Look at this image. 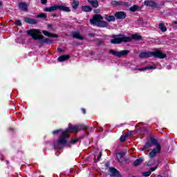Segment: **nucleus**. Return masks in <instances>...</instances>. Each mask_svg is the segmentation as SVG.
<instances>
[{
    "label": "nucleus",
    "instance_id": "nucleus-1",
    "mask_svg": "<svg viewBox=\"0 0 177 177\" xmlns=\"http://www.w3.org/2000/svg\"><path fill=\"white\" fill-rule=\"evenodd\" d=\"M89 128L88 126L84 124H80L79 126H73L71 123L68 124V127L64 131L59 129L53 131V135H57L59 132H62L61 136L59 137L57 143L61 146H66V147H71L69 143H67V139L70 138V133L71 132H80V131H85Z\"/></svg>",
    "mask_w": 177,
    "mask_h": 177
},
{
    "label": "nucleus",
    "instance_id": "nucleus-2",
    "mask_svg": "<svg viewBox=\"0 0 177 177\" xmlns=\"http://www.w3.org/2000/svg\"><path fill=\"white\" fill-rule=\"evenodd\" d=\"M41 34L42 33L38 29L32 28L27 30V35L31 37L32 39H34V41H40V42H43L44 44H53V40L49 38L45 39L44 35Z\"/></svg>",
    "mask_w": 177,
    "mask_h": 177
},
{
    "label": "nucleus",
    "instance_id": "nucleus-3",
    "mask_svg": "<svg viewBox=\"0 0 177 177\" xmlns=\"http://www.w3.org/2000/svg\"><path fill=\"white\" fill-rule=\"evenodd\" d=\"M151 56L158 59H165V57H167V54L160 51V50H156V51L152 52H141L139 55L140 59L151 57Z\"/></svg>",
    "mask_w": 177,
    "mask_h": 177
},
{
    "label": "nucleus",
    "instance_id": "nucleus-4",
    "mask_svg": "<svg viewBox=\"0 0 177 177\" xmlns=\"http://www.w3.org/2000/svg\"><path fill=\"white\" fill-rule=\"evenodd\" d=\"M103 17L100 15H95L93 17V19H90V23L92 26H97V27H109V23L106 21H102Z\"/></svg>",
    "mask_w": 177,
    "mask_h": 177
},
{
    "label": "nucleus",
    "instance_id": "nucleus-5",
    "mask_svg": "<svg viewBox=\"0 0 177 177\" xmlns=\"http://www.w3.org/2000/svg\"><path fill=\"white\" fill-rule=\"evenodd\" d=\"M156 146V150H158V153L161 152V145L158 143V141L157 139H156L154 137H151L150 140H148L145 146L141 149V151H144V150H147V149H150L151 146Z\"/></svg>",
    "mask_w": 177,
    "mask_h": 177
},
{
    "label": "nucleus",
    "instance_id": "nucleus-6",
    "mask_svg": "<svg viewBox=\"0 0 177 177\" xmlns=\"http://www.w3.org/2000/svg\"><path fill=\"white\" fill-rule=\"evenodd\" d=\"M112 38L113 39L111 40V44H113V45H118L120 44H122V42L127 43L131 41V39L129 37H127V36H124L122 34H120L118 35H113L112 36Z\"/></svg>",
    "mask_w": 177,
    "mask_h": 177
},
{
    "label": "nucleus",
    "instance_id": "nucleus-7",
    "mask_svg": "<svg viewBox=\"0 0 177 177\" xmlns=\"http://www.w3.org/2000/svg\"><path fill=\"white\" fill-rule=\"evenodd\" d=\"M57 9L62 12H66V13H70V12H71L70 7H67L64 5L53 6L48 8L46 7L44 8V12H53V10H57Z\"/></svg>",
    "mask_w": 177,
    "mask_h": 177
},
{
    "label": "nucleus",
    "instance_id": "nucleus-8",
    "mask_svg": "<svg viewBox=\"0 0 177 177\" xmlns=\"http://www.w3.org/2000/svg\"><path fill=\"white\" fill-rule=\"evenodd\" d=\"M109 53H111V55H113V56H116V57H122V56H127L129 53V50H124L117 51L115 50H110Z\"/></svg>",
    "mask_w": 177,
    "mask_h": 177
},
{
    "label": "nucleus",
    "instance_id": "nucleus-9",
    "mask_svg": "<svg viewBox=\"0 0 177 177\" xmlns=\"http://www.w3.org/2000/svg\"><path fill=\"white\" fill-rule=\"evenodd\" d=\"M115 17L117 20H124L127 17V13L122 11H118L115 13Z\"/></svg>",
    "mask_w": 177,
    "mask_h": 177
},
{
    "label": "nucleus",
    "instance_id": "nucleus-10",
    "mask_svg": "<svg viewBox=\"0 0 177 177\" xmlns=\"http://www.w3.org/2000/svg\"><path fill=\"white\" fill-rule=\"evenodd\" d=\"M18 8L20 10H22V12H28V4L25 1L19 2L18 3Z\"/></svg>",
    "mask_w": 177,
    "mask_h": 177
},
{
    "label": "nucleus",
    "instance_id": "nucleus-11",
    "mask_svg": "<svg viewBox=\"0 0 177 177\" xmlns=\"http://www.w3.org/2000/svg\"><path fill=\"white\" fill-rule=\"evenodd\" d=\"M109 172L111 174V176L113 177H119L121 175L120 171L115 169V167H109Z\"/></svg>",
    "mask_w": 177,
    "mask_h": 177
},
{
    "label": "nucleus",
    "instance_id": "nucleus-12",
    "mask_svg": "<svg viewBox=\"0 0 177 177\" xmlns=\"http://www.w3.org/2000/svg\"><path fill=\"white\" fill-rule=\"evenodd\" d=\"M24 21H25V23H26L27 24H32V25L38 24V20L31 19L30 17H24Z\"/></svg>",
    "mask_w": 177,
    "mask_h": 177
},
{
    "label": "nucleus",
    "instance_id": "nucleus-13",
    "mask_svg": "<svg viewBox=\"0 0 177 177\" xmlns=\"http://www.w3.org/2000/svg\"><path fill=\"white\" fill-rule=\"evenodd\" d=\"M127 38H129V42L132 41V39H134V41H142L143 39V37L142 35H138V33L131 35V37H127Z\"/></svg>",
    "mask_w": 177,
    "mask_h": 177
},
{
    "label": "nucleus",
    "instance_id": "nucleus-14",
    "mask_svg": "<svg viewBox=\"0 0 177 177\" xmlns=\"http://www.w3.org/2000/svg\"><path fill=\"white\" fill-rule=\"evenodd\" d=\"M144 5L145 6H149L151 8H158V6L157 5V3H156V2L153 1H145L144 2Z\"/></svg>",
    "mask_w": 177,
    "mask_h": 177
},
{
    "label": "nucleus",
    "instance_id": "nucleus-15",
    "mask_svg": "<svg viewBox=\"0 0 177 177\" xmlns=\"http://www.w3.org/2000/svg\"><path fill=\"white\" fill-rule=\"evenodd\" d=\"M111 5L113 6H125V5H127V3H125L122 1H117L115 0H113L111 1Z\"/></svg>",
    "mask_w": 177,
    "mask_h": 177
},
{
    "label": "nucleus",
    "instance_id": "nucleus-16",
    "mask_svg": "<svg viewBox=\"0 0 177 177\" xmlns=\"http://www.w3.org/2000/svg\"><path fill=\"white\" fill-rule=\"evenodd\" d=\"M42 32H43L44 35H46V37H53V38H59L58 35L53 34L52 32H49L47 30H43Z\"/></svg>",
    "mask_w": 177,
    "mask_h": 177
},
{
    "label": "nucleus",
    "instance_id": "nucleus-17",
    "mask_svg": "<svg viewBox=\"0 0 177 177\" xmlns=\"http://www.w3.org/2000/svg\"><path fill=\"white\" fill-rule=\"evenodd\" d=\"M72 37L73 38H74L75 39H80V41H84V37H82L81 35V34L80 33V32H74L72 34Z\"/></svg>",
    "mask_w": 177,
    "mask_h": 177
},
{
    "label": "nucleus",
    "instance_id": "nucleus-18",
    "mask_svg": "<svg viewBox=\"0 0 177 177\" xmlns=\"http://www.w3.org/2000/svg\"><path fill=\"white\" fill-rule=\"evenodd\" d=\"M125 157V152L121 151L116 153V158L119 161V162H122V158Z\"/></svg>",
    "mask_w": 177,
    "mask_h": 177
},
{
    "label": "nucleus",
    "instance_id": "nucleus-19",
    "mask_svg": "<svg viewBox=\"0 0 177 177\" xmlns=\"http://www.w3.org/2000/svg\"><path fill=\"white\" fill-rule=\"evenodd\" d=\"M104 18L106 21H115V15H105Z\"/></svg>",
    "mask_w": 177,
    "mask_h": 177
},
{
    "label": "nucleus",
    "instance_id": "nucleus-20",
    "mask_svg": "<svg viewBox=\"0 0 177 177\" xmlns=\"http://www.w3.org/2000/svg\"><path fill=\"white\" fill-rule=\"evenodd\" d=\"M70 59V55H61L57 58L58 62H66V60H68Z\"/></svg>",
    "mask_w": 177,
    "mask_h": 177
},
{
    "label": "nucleus",
    "instance_id": "nucleus-21",
    "mask_svg": "<svg viewBox=\"0 0 177 177\" xmlns=\"http://www.w3.org/2000/svg\"><path fill=\"white\" fill-rule=\"evenodd\" d=\"M158 150L156 149H153L151 152H149V157L151 159L154 158V157H156V156H157V154L160 153V152H158Z\"/></svg>",
    "mask_w": 177,
    "mask_h": 177
},
{
    "label": "nucleus",
    "instance_id": "nucleus-22",
    "mask_svg": "<svg viewBox=\"0 0 177 177\" xmlns=\"http://www.w3.org/2000/svg\"><path fill=\"white\" fill-rule=\"evenodd\" d=\"M88 3H90L92 8H97L99 6V1L97 0H87Z\"/></svg>",
    "mask_w": 177,
    "mask_h": 177
},
{
    "label": "nucleus",
    "instance_id": "nucleus-23",
    "mask_svg": "<svg viewBox=\"0 0 177 177\" xmlns=\"http://www.w3.org/2000/svg\"><path fill=\"white\" fill-rule=\"evenodd\" d=\"M85 138V136H82L80 137H79L78 138L74 139V140H71L69 142H67L70 145V143L71 145H75V143H77V142H80V140H82V139H84Z\"/></svg>",
    "mask_w": 177,
    "mask_h": 177
},
{
    "label": "nucleus",
    "instance_id": "nucleus-24",
    "mask_svg": "<svg viewBox=\"0 0 177 177\" xmlns=\"http://www.w3.org/2000/svg\"><path fill=\"white\" fill-rule=\"evenodd\" d=\"M143 161H145L143 158H139L133 162V165H134V167H138V165H140Z\"/></svg>",
    "mask_w": 177,
    "mask_h": 177
},
{
    "label": "nucleus",
    "instance_id": "nucleus-25",
    "mask_svg": "<svg viewBox=\"0 0 177 177\" xmlns=\"http://www.w3.org/2000/svg\"><path fill=\"white\" fill-rule=\"evenodd\" d=\"M135 70H138V71H146V70H156V66H149L145 68H137Z\"/></svg>",
    "mask_w": 177,
    "mask_h": 177
},
{
    "label": "nucleus",
    "instance_id": "nucleus-26",
    "mask_svg": "<svg viewBox=\"0 0 177 177\" xmlns=\"http://www.w3.org/2000/svg\"><path fill=\"white\" fill-rule=\"evenodd\" d=\"M78 6H80V1L77 0H73L72 3V8L74 10H77L78 9Z\"/></svg>",
    "mask_w": 177,
    "mask_h": 177
},
{
    "label": "nucleus",
    "instance_id": "nucleus-27",
    "mask_svg": "<svg viewBox=\"0 0 177 177\" xmlns=\"http://www.w3.org/2000/svg\"><path fill=\"white\" fill-rule=\"evenodd\" d=\"M82 12H92V7L89 6H82Z\"/></svg>",
    "mask_w": 177,
    "mask_h": 177
},
{
    "label": "nucleus",
    "instance_id": "nucleus-28",
    "mask_svg": "<svg viewBox=\"0 0 177 177\" xmlns=\"http://www.w3.org/2000/svg\"><path fill=\"white\" fill-rule=\"evenodd\" d=\"M159 30L162 31V32H165L167 31V26L164 25L162 23L159 24Z\"/></svg>",
    "mask_w": 177,
    "mask_h": 177
},
{
    "label": "nucleus",
    "instance_id": "nucleus-29",
    "mask_svg": "<svg viewBox=\"0 0 177 177\" xmlns=\"http://www.w3.org/2000/svg\"><path fill=\"white\" fill-rule=\"evenodd\" d=\"M130 12H137V10H139V6L138 5H133V6L130 7L129 8Z\"/></svg>",
    "mask_w": 177,
    "mask_h": 177
},
{
    "label": "nucleus",
    "instance_id": "nucleus-30",
    "mask_svg": "<svg viewBox=\"0 0 177 177\" xmlns=\"http://www.w3.org/2000/svg\"><path fill=\"white\" fill-rule=\"evenodd\" d=\"M37 17L38 19H44V20H46L47 17H46V15L41 13V14L37 15Z\"/></svg>",
    "mask_w": 177,
    "mask_h": 177
},
{
    "label": "nucleus",
    "instance_id": "nucleus-31",
    "mask_svg": "<svg viewBox=\"0 0 177 177\" xmlns=\"http://www.w3.org/2000/svg\"><path fill=\"white\" fill-rule=\"evenodd\" d=\"M127 138H128V134L121 136L120 142H122V143H124V142H125V140L127 139Z\"/></svg>",
    "mask_w": 177,
    "mask_h": 177
},
{
    "label": "nucleus",
    "instance_id": "nucleus-32",
    "mask_svg": "<svg viewBox=\"0 0 177 177\" xmlns=\"http://www.w3.org/2000/svg\"><path fill=\"white\" fill-rule=\"evenodd\" d=\"M14 24H15V26H17L18 27H21L22 26L21 21H20V19L15 21Z\"/></svg>",
    "mask_w": 177,
    "mask_h": 177
},
{
    "label": "nucleus",
    "instance_id": "nucleus-33",
    "mask_svg": "<svg viewBox=\"0 0 177 177\" xmlns=\"http://www.w3.org/2000/svg\"><path fill=\"white\" fill-rule=\"evenodd\" d=\"M150 175H151V172L150 171L142 173V176H145V177L150 176Z\"/></svg>",
    "mask_w": 177,
    "mask_h": 177
},
{
    "label": "nucleus",
    "instance_id": "nucleus-34",
    "mask_svg": "<svg viewBox=\"0 0 177 177\" xmlns=\"http://www.w3.org/2000/svg\"><path fill=\"white\" fill-rule=\"evenodd\" d=\"M105 169H110V162H106L104 164Z\"/></svg>",
    "mask_w": 177,
    "mask_h": 177
},
{
    "label": "nucleus",
    "instance_id": "nucleus-35",
    "mask_svg": "<svg viewBox=\"0 0 177 177\" xmlns=\"http://www.w3.org/2000/svg\"><path fill=\"white\" fill-rule=\"evenodd\" d=\"M158 167V165H156V167H151V168L149 169V172H151H151H154V171H155Z\"/></svg>",
    "mask_w": 177,
    "mask_h": 177
},
{
    "label": "nucleus",
    "instance_id": "nucleus-36",
    "mask_svg": "<svg viewBox=\"0 0 177 177\" xmlns=\"http://www.w3.org/2000/svg\"><path fill=\"white\" fill-rule=\"evenodd\" d=\"M100 158H102V152H100L99 155L97 157V160H95V162L100 161Z\"/></svg>",
    "mask_w": 177,
    "mask_h": 177
},
{
    "label": "nucleus",
    "instance_id": "nucleus-37",
    "mask_svg": "<svg viewBox=\"0 0 177 177\" xmlns=\"http://www.w3.org/2000/svg\"><path fill=\"white\" fill-rule=\"evenodd\" d=\"M147 167H150L153 165V159H151L150 161H149L147 164Z\"/></svg>",
    "mask_w": 177,
    "mask_h": 177
},
{
    "label": "nucleus",
    "instance_id": "nucleus-38",
    "mask_svg": "<svg viewBox=\"0 0 177 177\" xmlns=\"http://www.w3.org/2000/svg\"><path fill=\"white\" fill-rule=\"evenodd\" d=\"M40 1L42 5H46V3H48V0H40Z\"/></svg>",
    "mask_w": 177,
    "mask_h": 177
},
{
    "label": "nucleus",
    "instance_id": "nucleus-39",
    "mask_svg": "<svg viewBox=\"0 0 177 177\" xmlns=\"http://www.w3.org/2000/svg\"><path fill=\"white\" fill-rule=\"evenodd\" d=\"M102 44H103V41H102V40H100V39H99V40L97 41V45L98 46H100L102 45Z\"/></svg>",
    "mask_w": 177,
    "mask_h": 177
},
{
    "label": "nucleus",
    "instance_id": "nucleus-40",
    "mask_svg": "<svg viewBox=\"0 0 177 177\" xmlns=\"http://www.w3.org/2000/svg\"><path fill=\"white\" fill-rule=\"evenodd\" d=\"M94 13H95L96 15H97V13H100V9L94 10Z\"/></svg>",
    "mask_w": 177,
    "mask_h": 177
},
{
    "label": "nucleus",
    "instance_id": "nucleus-41",
    "mask_svg": "<svg viewBox=\"0 0 177 177\" xmlns=\"http://www.w3.org/2000/svg\"><path fill=\"white\" fill-rule=\"evenodd\" d=\"M81 111H82V113L83 114H86V111L85 110V109L82 108V109H81Z\"/></svg>",
    "mask_w": 177,
    "mask_h": 177
},
{
    "label": "nucleus",
    "instance_id": "nucleus-42",
    "mask_svg": "<svg viewBox=\"0 0 177 177\" xmlns=\"http://www.w3.org/2000/svg\"><path fill=\"white\" fill-rule=\"evenodd\" d=\"M48 28H49L50 30H52L53 28V26L52 24H48Z\"/></svg>",
    "mask_w": 177,
    "mask_h": 177
},
{
    "label": "nucleus",
    "instance_id": "nucleus-43",
    "mask_svg": "<svg viewBox=\"0 0 177 177\" xmlns=\"http://www.w3.org/2000/svg\"><path fill=\"white\" fill-rule=\"evenodd\" d=\"M88 37H91V38L95 37V34L93 33H88Z\"/></svg>",
    "mask_w": 177,
    "mask_h": 177
},
{
    "label": "nucleus",
    "instance_id": "nucleus-44",
    "mask_svg": "<svg viewBox=\"0 0 177 177\" xmlns=\"http://www.w3.org/2000/svg\"><path fill=\"white\" fill-rule=\"evenodd\" d=\"M57 50H58V52H59L60 53H63V50H62V48H57Z\"/></svg>",
    "mask_w": 177,
    "mask_h": 177
},
{
    "label": "nucleus",
    "instance_id": "nucleus-45",
    "mask_svg": "<svg viewBox=\"0 0 177 177\" xmlns=\"http://www.w3.org/2000/svg\"><path fill=\"white\" fill-rule=\"evenodd\" d=\"M63 149V147H58V150H62Z\"/></svg>",
    "mask_w": 177,
    "mask_h": 177
},
{
    "label": "nucleus",
    "instance_id": "nucleus-46",
    "mask_svg": "<svg viewBox=\"0 0 177 177\" xmlns=\"http://www.w3.org/2000/svg\"><path fill=\"white\" fill-rule=\"evenodd\" d=\"M173 23L174 24H177V21H174Z\"/></svg>",
    "mask_w": 177,
    "mask_h": 177
},
{
    "label": "nucleus",
    "instance_id": "nucleus-47",
    "mask_svg": "<svg viewBox=\"0 0 177 177\" xmlns=\"http://www.w3.org/2000/svg\"><path fill=\"white\" fill-rule=\"evenodd\" d=\"M1 161H3V156H2L1 158Z\"/></svg>",
    "mask_w": 177,
    "mask_h": 177
},
{
    "label": "nucleus",
    "instance_id": "nucleus-48",
    "mask_svg": "<svg viewBox=\"0 0 177 177\" xmlns=\"http://www.w3.org/2000/svg\"><path fill=\"white\" fill-rule=\"evenodd\" d=\"M0 6H2V1H0Z\"/></svg>",
    "mask_w": 177,
    "mask_h": 177
},
{
    "label": "nucleus",
    "instance_id": "nucleus-49",
    "mask_svg": "<svg viewBox=\"0 0 177 177\" xmlns=\"http://www.w3.org/2000/svg\"><path fill=\"white\" fill-rule=\"evenodd\" d=\"M157 177H163V176L161 175H158Z\"/></svg>",
    "mask_w": 177,
    "mask_h": 177
},
{
    "label": "nucleus",
    "instance_id": "nucleus-50",
    "mask_svg": "<svg viewBox=\"0 0 177 177\" xmlns=\"http://www.w3.org/2000/svg\"><path fill=\"white\" fill-rule=\"evenodd\" d=\"M10 131H13V129L12 128H10Z\"/></svg>",
    "mask_w": 177,
    "mask_h": 177
},
{
    "label": "nucleus",
    "instance_id": "nucleus-51",
    "mask_svg": "<svg viewBox=\"0 0 177 177\" xmlns=\"http://www.w3.org/2000/svg\"><path fill=\"white\" fill-rule=\"evenodd\" d=\"M8 163H9V161L7 160V164H8Z\"/></svg>",
    "mask_w": 177,
    "mask_h": 177
}]
</instances>
